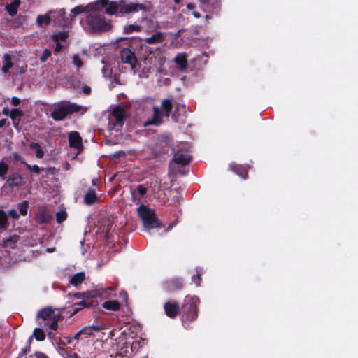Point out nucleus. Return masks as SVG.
Listing matches in <instances>:
<instances>
[{
	"mask_svg": "<svg viewBox=\"0 0 358 358\" xmlns=\"http://www.w3.org/2000/svg\"><path fill=\"white\" fill-rule=\"evenodd\" d=\"M100 7H106L105 13L109 15L129 14L146 9L143 3L127 2L125 0H96L86 6H78L71 9L70 19L73 20L78 15L83 13L97 12Z\"/></svg>",
	"mask_w": 358,
	"mask_h": 358,
	"instance_id": "obj_1",
	"label": "nucleus"
},
{
	"mask_svg": "<svg viewBox=\"0 0 358 358\" xmlns=\"http://www.w3.org/2000/svg\"><path fill=\"white\" fill-rule=\"evenodd\" d=\"M62 313L60 310L52 308H45L37 313L38 318L43 321V324L40 322L39 324L43 327H49L52 330L57 329L58 321Z\"/></svg>",
	"mask_w": 358,
	"mask_h": 358,
	"instance_id": "obj_2",
	"label": "nucleus"
},
{
	"mask_svg": "<svg viewBox=\"0 0 358 358\" xmlns=\"http://www.w3.org/2000/svg\"><path fill=\"white\" fill-rule=\"evenodd\" d=\"M102 7L97 12H90L87 16V22L92 32H103L110 29V22L106 21V19L98 15L101 12Z\"/></svg>",
	"mask_w": 358,
	"mask_h": 358,
	"instance_id": "obj_3",
	"label": "nucleus"
},
{
	"mask_svg": "<svg viewBox=\"0 0 358 358\" xmlns=\"http://www.w3.org/2000/svg\"><path fill=\"white\" fill-rule=\"evenodd\" d=\"M137 211L138 215L142 220L143 225L146 229L150 230L161 227L155 211L152 209L144 205H141L138 208Z\"/></svg>",
	"mask_w": 358,
	"mask_h": 358,
	"instance_id": "obj_4",
	"label": "nucleus"
},
{
	"mask_svg": "<svg viewBox=\"0 0 358 358\" xmlns=\"http://www.w3.org/2000/svg\"><path fill=\"white\" fill-rule=\"evenodd\" d=\"M80 106L70 103H61L56 106L52 113L51 117L56 121H59L65 118L68 115L74 112H78Z\"/></svg>",
	"mask_w": 358,
	"mask_h": 358,
	"instance_id": "obj_5",
	"label": "nucleus"
},
{
	"mask_svg": "<svg viewBox=\"0 0 358 358\" xmlns=\"http://www.w3.org/2000/svg\"><path fill=\"white\" fill-rule=\"evenodd\" d=\"M127 117L125 110L120 107H115L108 116V129L118 130L124 124Z\"/></svg>",
	"mask_w": 358,
	"mask_h": 358,
	"instance_id": "obj_6",
	"label": "nucleus"
},
{
	"mask_svg": "<svg viewBox=\"0 0 358 358\" xmlns=\"http://www.w3.org/2000/svg\"><path fill=\"white\" fill-rule=\"evenodd\" d=\"M189 145L187 143H181L177 152L174 154L171 166L174 168L175 164L185 166L188 164L192 157L189 153Z\"/></svg>",
	"mask_w": 358,
	"mask_h": 358,
	"instance_id": "obj_7",
	"label": "nucleus"
},
{
	"mask_svg": "<svg viewBox=\"0 0 358 358\" xmlns=\"http://www.w3.org/2000/svg\"><path fill=\"white\" fill-rule=\"evenodd\" d=\"M199 303V299L197 296L185 297V303L182 306L185 313V318L188 320H194L197 317L198 304Z\"/></svg>",
	"mask_w": 358,
	"mask_h": 358,
	"instance_id": "obj_8",
	"label": "nucleus"
},
{
	"mask_svg": "<svg viewBox=\"0 0 358 358\" xmlns=\"http://www.w3.org/2000/svg\"><path fill=\"white\" fill-rule=\"evenodd\" d=\"M144 63L145 65H149V69H156L161 71L162 67L165 63V57L161 54H157L146 58Z\"/></svg>",
	"mask_w": 358,
	"mask_h": 358,
	"instance_id": "obj_9",
	"label": "nucleus"
},
{
	"mask_svg": "<svg viewBox=\"0 0 358 358\" xmlns=\"http://www.w3.org/2000/svg\"><path fill=\"white\" fill-rule=\"evenodd\" d=\"M121 59L124 63L129 64L133 69L136 63V58L135 55L131 50L128 48H124L121 51Z\"/></svg>",
	"mask_w": 358,
	"mask_h": 358,
	"instance_id": "obj_10",
	"label": "nucleus"
},
{
	"mask_svg": "<svg viewBox=\"0 0 358 358\" xmlns=\"http://www.w3.org/2000/svg\"><path fill=\"white\" fill-rule=\"evenodd\" d=\"M69 141L71 147L75 148L78 150L83 149L82 138L78 132L71 131L69 135Z\"/></svg>",
	"mask_w": 358,
	"mask_h": 358,
	"instance_id": "obj_11",
	"label": "nucleus"
},
{
	"mask_svg": "<svg viewBox=\"0 0 358 358\" xmlns=\"http://www.w3.org/2000/svg\"><path fill=\"white\" fill-rule=\"evenodd\" d=\"M24 183V178L22 177V176L17 173L11 174L6 181L7 185L10 187L21 186Z\"/></svg>",
	"mask_w": 358,
	"mask_h": 358,
	"instance_id": "obj_12",
	"label": "nucleus"
},
{
	"mask_svg": "<svg viewBox=\"0 0 358 358\" xmlns=\"http://www.w3.org/2000/svg\"><path fill=\"white\" fill-rule=\"evenodd\" d=\"M186 113V108L183 104H178L176 106V110L173 114V118L176 122H183Z\"/></svg>",
	"mask_w": 358,
	"mask_h": 358,
	"instance_id": "obj_13",
	"label": "nucleus"
},
{
	"mask_svg": "<svg viewBox=\"0 0 358 358\" xmlns=\"http://www.w3.org/2000/svg\"><path fill=\"white\" fill-rule=\"evenodd\" d=\"M166 34L164 32H156L152 36L145 38V41L148 44L161 43L166 38Z\"/></svg>",
	"mask_w": 358,
	"mask_h": 358,
	"instance_id": "obj_14",
	"label": "nucleus"
},
{
	"mask_svg": "<svg viewBox=\"0 0 358 358\" xmlns=\"http://www.w3.org/2000/svg\"><path fill=\"white\" fill-rule=\"evenodd\" d=\"M164 310L169 317L173 318L178 315L179 307L176 303L168 302L164 304Z\"/></svg>",
	"mask_w": 358,
	"mask_h": 358,
	"instance_id": "obj_15",
	"label": "nucleus"
},
{
	"mask_svg": "<svg viewBox=\"0 0 358 358\" xmlns=\"http://www.w3.org/2000/svg\"><path fill=\"white\" fill-rule=\"evenodd\" d=\"M53 12H54V10H50L45 15H38L37 18H36V24L38 26H42L43 24H45V25L50 24V21H51L50 15L52 14Z\"/></svg>",
	"mask_w": 358,
	"mask_h": 358,
	"instance_id": "obj_16",
	"label": "nucleus"
},
{
	"mask_svg": "<svg viewBox=\"0 0 358 358\" xmlns=\"http://www.w3.org/2000/svg\"><path fill=\"white\" fill-rule=\"evenodd\" d=\"M175 62L179 66L181 70H185L187 68V55L185 54H178L174 58Z\"/></svg>",
	"mask_w": 358,
	"mask_h": 358,
	"instance_id": "obj_17",
	"label": "nucleus"
},
{
	"mask_svg": "<svg viewBox=\"0 0 358 358\" xmlns=\"http://www.w3.org/2000/svg\"><path fill=\"white\" fill-rule=\"evenodd\" d=\"M20 5V0H14L10 4L6 6L5 9L10 16H14L17 13V8Z\"/></svg>",
	"mask_w": 358,
	"mask_h": 358,
	"instance_id": "obj_18",
	"label": "nucleus"
},
{
	"mask_svg": "<svg viewBox=\"0 0 358 358\" xmlns=\"http://www.w3.org/2000/svg\"><path fill=\"white\" fill-rule=\"evenodd\" d=\"M2 62H3L2 71L3 73H7L13 65L12 60H11L10 55L8 54H5L3 55Z\"/></svg>",
	"mask_w": 358,
	"mask_h": 358,
	"instance_id": "obj_19",
	"label": "nucleus"
},
{
	"mask_svg": "<svg viewBox=\"0 0 358 358\" xmlns=\"http://www.w3.org/2000/svg\"><path fill=\"white\" fill-rule=\"evenodd\" d=\"M38 220L43 223L48 222L51 219V215L45 209L40 210L37 213Z\"/></svg>",
	"mask_w": 358,
	"mask_h": 358,
	"instance_id": "obj_20",
	"label": "nucleus"
},
{
	"mask_svg": "<svg viewBox=\"0 0 358 358\" xmlns=\"http://www.w3.org/2000/svg\"><path fill=\"white\" fill-rule=\"evenodd\" d=\"M85 279V275L84 273H78L75 274L70 280V284L73 286H78Z\"/></svg>",
	"mask_w": 358,
	"mask_h": 358,
	"instance_id": "obj_21",
	"label": "nucleus"
},
{
	"mask_svg": "<svg viewBox=\"0 0 358 358\" xmlns=\"http://www.w3.org/2000/svg\"><path fill=\"white\" fill-rule=\"evenodd\" d=\"M105 309L117 311L120 309V305L117 301H107L103 303Z\"/></svg>",
	"mask_w": 358,
	"mask_h": 358,
	"instance_id": "obj_22",
	"label": "nucleus"
},
{
	"mask_svg": "<svg viewBox=\"0 0 358 358\" xmlns=\"http://www.w3.org/2000/svg\"><path fill=\"white\" fill-rule=\"evenodd\" d=\"M23 113L19 109H13L10 110V117L14 122V125H17Z\"/></svg>",
	"mask_w": 358,
	"mask_h": 358,
	"instance_id": "obj_23",
	"label": "nucleus"
},
{
	"mask_svg": "<svg viewBox=\"0 0 358 358\" xmlns=\"http://www.w3.org/2000/svg\"><path fill=\"white\" fill-rule=\"evenodd\" d=\"M97 196L94 190L90 189L85 194L84 200L87 204H92L96 201Z\"/></svg>",
	"mask_w": 358,
	"mask_h": 358,
	"instance_id": "obj_24",
	"label": "nucleus"
},
{
	"mask_svg": "<svg viewBox=\"0 0 358 358\" xmlns=\"http://www.w3.org/2000/svg\"><path fill=\"white\" fill-rule=\"evenodd\" d=\"M147 192V189L143 185H138L135 190H134L132 195L134 199L140 200Z\"/></svg>",
	"mask_w": 358,
	"mask_h": 358,
	"instance_id": "obj_25",
	"label": "nucleus"
},
{
	"mask_svg": "<svg viewBox=\"0 0 358 358\" xmlns=\"http://www.w3.org/2000/svg\"><path fill=\"white\" fill-rule=\"evenodd\" d=\"M162 109L164 112L165 115L169 117L172 110L171 101L169 99H164L162 102Z\"/></svg>",
	"mask_w": 358,
	"mask_h": 358,
	"instance_id": "obj_26",
	"label": "nucleus"
},
{
	"mask_svg": "<svg viewBox=\"0 0 358 358\" xmlns=\"http://www.w3.org/2000/svg\"><path fill=\"white\" fill-rule=\"evenodd\" d=\"M141 31V27L136 24H127L124 27V33L127 34H131L133 32H139Z\"/></svg>",
	"mask_w": 358,
	"mask_h": 358,
	"instance_id": "obj_27",
	"label": "nucleus"
},
{
	"mask_svg": "<svg viewBox=\"0 0 358 358\" xmlns=\"http://www.w3.org/2000/svg\"><path fill=\"white\" fill-rule=\"evenodd\" d=\"M154 110V117L153 120L150 122L152 124H158L161 122V112L157 107H155L153 108Z\"/></svg>",
	"mask_w": 358,
	"mask_h": 358,
	"instance_id": "obj_28",
	"label": "nucleus"
},
{
	"mask_svg": "<svg viewBox=\"0 0 358 358\" xmlns=\"http://www.w3.org/2000/svg\"><path fill=\"white\" fill-rule=\"evenodd\" d=\"M7 226V215L5 211L0 210V229H6Z\"/></svg>",
	"mask_w": 358,
	"mask_h": 358,
	"instance_id": "obj_29",
	"label": "nucleus"
},
{
	"mask_svg": "<svg viewBox=\"0 0 358 358\" xmlns=\"http://www.w3.org/2000/svg\"><path fill=\"white\" fill-rule=\"evenodd\" d=\"M68 34L67 32H58L57 34H55L52 36V39L55 41V42H59V41H64L68 37Z\"/></svg>",
	"mask_w": 358,
	"mask_h": 358,
	"instance_id": "obj_30",
	"label": "nucleus"
},
{
	"mask_svg": "<svg viewBox=\"0 0 358 358\" xmlns=\"http://www.w3.org/2000/svg\"><path fill=\"white\" fill-rule=\"evenodd\" d=\"M34 336L37 341H42L45 339V336L42 329L36 328L34 331Z\"/></svg>",
	"mask_w": 358,
	"mask_h": 358,
	"instance_id": "obj_31",
	"label": "nucleus"
},
{
	"mask_svg": "<svg viewBox=\"0 0 358 358\" xmlns=\"http://www.w3.org/2000/svg\"><path fill=\"white\" fill-rule=\"evenodd\" d=\"M28 202L24 201L19 204V210L22 215H26L27 213Z\"/></svg>",
	"mask_w": 358,
	"mask_h": 358,
	"instance_id": "obj_32",
	"label": "nucleus"
},
{
	"mask_svg": "<svg viewBox=\"0 0 358 358\" xmlns=\"http://www.w3.org/2000/svg\"><path fill=\"white\" fill-rule=\"evenodd\" d=\"M8 169V166L3 162H0V176L2 178L5 177Z\"/></svg>",
	"mask_w": 358,
	"mask_h": 358,
	"instance_id": "obj_33",
	"label": "nucleus"
},
{
	"mask_svg": "<svg viewBox=\"0 0 358 358\" xmlns=\"http://www.w3.org/2000/svg\"><path fill=\"white\" fill-rule=\"evenodd\" d=\"M67 216L66 212L64 210H60L57 213V221L59 223L62 222L64 220H66Z\"/></svg>",
	"mask_w": 358,
	"mask_h": 358,
	"instance_id": "obj_34",
	"label": "nucleus"
},
{
	"mask_svg": "<svg viewBox=\"0 0 358 358\" xmlns=\"http://www.w3.org/2000/svg\"><path fill=\"white\" fill-rule=\"evenodd\" d=\"M73 63L78 68H80L83 66V62L81 61L80 57L77 55H73Z\"/></svg>",
	"mask_w": 358,
	"mask_h": 358,
	"instance_id": "obj_35",
	"label": "nucleus"
},
{
	"mask_svg": "<svg viewBox=\"0 0 358 358\" xmlns=\"http://www.w3.org/2000/svg\"><path fill=\"white\" fill-rule=\"evenodd\" d=\"M50 55H51V52H50V50H48V49H45V50L43 51V54H42V55H41V57L40 59H41V61L42 62H45V61L48 59V58Z\"/></svg>",
	"mask_w": 358,
	"mask_h": 358,
	"instance_id": "obj_36",
	"label": "nucleus"
},
{
	"mask_svg": "<svg viewBox=\"0 0 358 358\" xmlns=\"http://www.w3.org/2000/svg\"><path fill=\"white\" fill-rule=\"evenodd\" d=\"M29 170L38 174L41 171V169L37 165L31 166L29 164H25Z\"/></svg>",
	"mask_w": 358,
	"mask_h": 358,
	"instance_id": "obj_37",
	"label": "nucleus"
},
{
	"mask_svg": "<svg viewBox=\"0 0 358 358\" xmlns=\"http://www.w3.org/2000/svg\"><path fill=\"white\" fill-rule=\"evenodd\" d=\"M81 297V295L79 293H75L73 294H69L67 296V298H68V301L69 303H72L74 300V299H80Z\"/></svg>",
	"mask_w": 358,
	"mask_h": 358,
	"instance_id": "obj_38",
	"label": "nucleus"
},
{
	"mask_svg": "<svg viewBox=\"0 0 358 358\" xmlns=\"http://www.w3.org/2000/svg\"><path fill=\"white\" fill-rule=\"evenodd\" d=\"M76 305H78L79 307L76 308L73 310V312L71 314V316L76 314L80 310H81L83 307H85L86 306V303L84 301H80V302L76 303Z\"/></svg>",
	"mask_w": 358,
	"mask_h": 358,
	"instance_id": "obj_39",
	"label": "nucleus"
},
{
	"mask_svg": "<svg viewBox=\"0 0 358 358\" xmlns=\"http://www.w3.org/2000/svg\"><path fill=\"white\" fill-rule=\"evenodd\" d=\"M8 215L15 218V219H17L19 217V215L18 213H17V211L15 210H10L8 211Z\"/></svg>",
	"mask_w": 358,
	"mask_h": 358,
	"instance_id": "obj_40",
	"label": "nucleus"
},
{
	"mask_svg": "<svg viewBox=\"0 0 358 358\" xmlns=\"http://www.w3.org/2000/svg\"><path fill=\"white\" fill-rule=\"evenodd\" d=\"M43 155H44L43 151L41 150V148H39L38 149L36 150V156L38 158H39V159L42 158L43 157Z\"/></svg>",
	"mask_w": 358,
	"mask_h": 358,
	"instance_id": "obj_41",
	"label": "nucleus"
},
{
	"mask_svg": "<svg viewBox=\"0 0 358 358\" xmlns=\"http://www.w3.org/2000/svg\"><path fill=\"white\" fill-rule=\"evenodd\" d=\"M53 13H57L58 17H64L65 15V10L63 8L59 9L58 10H54Z\"/></svg>",
	"mask_w": 358,
	"mask_h": 358,
	"instance_id": "obj_42",
	"label": "nucleus"
},
{
	"mask_svg": "<svg viewBox=\"0 0 358 358\" xmlns=\"http://www.w3.org/2000/svg\"><path fill=\"white\" fill-rule=\"evenodd\" d=\"M13 157H14V159H15V160H17V161H20V162H21V163H22V164H26L24 161L22 160V157H20V155H18L17 153H14V154H13Z\"/></svg>",
	"mask_w": 358,
	"mask_h": 358,
	"instance_id": "obj_43",
	"label": "nucleus"
},
{
	"mask_svg": "<svg viewBox=\"0 0 358 358\" xmlns=\"http://www.w3.org/2000/svg\"><path fill=\"white\" fill-rule=\"evenodd\" d=\"M11 103L14 106H18L20 104V100L18 98H17V97H13L12 100H11Z\"/></svg>",
	"mask_w": 358,
	"mask_h": 358,
	"instance_id": "obj_44",
	"label": "nucleus"
},
{
	"mask_svg": "<svg viewBox=\"0 0 358 358\" xmlns=\"http://www.w3.org/2000/svg\"><path fill=\"white\" fill-rule=\"evenodd\" d=\"M85 331H86V330H85V329H82V330H80V331L77 332V333L74 335V336H73V339H76V340L78 339V338H79V337H80V336L81 334H84Z\"/></svg>",
	"mask_w": 358,
	"mask_h": 358,
	"instance_id": "obj_45",
	"label": "nucleus"
},
{
	"mask_svg": "<svg viewBox=\"0 0 358 358\" xmlns=\"http://www.w3.org/2000/svg\"><path fill=\"white\" fill-rule=\"evenodd\" d=\"M63 46L62 45H61V43H59V42H57V45L55 47V52H59L61 51V50L62 49Z\"/></svg>",
	"mask_w": 358,
	"mask_h": 358,
	"instance_id": "obj_46",
	"label": "nucleus"
},
{
	"mask_svg": "<svg viewBox=\"0 0 358 358\" xmlns=\"http://www.w3.org/2000/svg\"><path fill=\"white\" fill-rule=\"evenodd\" d=\"M30 147H31V148L35 149L36 150L37 149H38L39 148H41L39 144L37 143H31Z\"/></svg>",
	"mask_w": 358,
	"mask_h": 358,
	"instance_id": "obj_47",
	"label": "nucleus"
},
{
	"mask_svg": "<svg viewBox=\"0 0 358 358\" xmlns=\"http://www.w3.org/2000/svg\"><path fill=\"white\" fill-rule=\"evenodd\" d=\"M192 279L195 282L196 285L199 286L200 284L199 283V275H198L196 277L194 276Z\"/></svg>",
	"mask_w": 358,
	"mask_h": 358,
	"instance_id": "obj_48",
	"label": "nucleus"
},
{
	"mask_svg": "<svg viewBox=\"0 0 358 358\" xmlns=\"http://www.w3.org/2000/svg\"><path fill=\"white\" fill-rule=\"evenodd\" d=\"M90 88L89 87L86 86L83 88L84 93L88 94V93H90Z\"/></svg>",
	"mask_w": 358,
	"mask_h": 358,
	"instance_id": "obj_49",
	"label": "nucleus"
},
{
	"mask_svg": "<svg viewBox=\"0 0 358 358\" xmlns=\"http://www.w3.org/2000/svg\"><path fill=\"white\" fill-rule=\"evenodd\" d=\"M192 14L196 18H199L201 17V15L199 12L194 11Z\"/></svg>",
	"mask_w": 358,
	"mask_h": 358,
	"instance_id": "obj_50",
	"label": "nucleus"
},
{
	"mask_svg": "<svg viewBox=\"0 0 358 358\" xmlns=\"http://www.w3.org/2000/svg\"><path fill=\"white\" fill-rule=\"evenodd\" d=\"M6 124V120L3 119L0 120V128L3 127Z\"/></svg>",
	"mask_w": 358,
	"mask_h": 358,
	"instance_id": "obj_51",
	"label": "nucleus"
},
{
	"mask_svg": "<svg viewBox=\"0 0 358 358\" xmlns=\"http://www.w3.org/2000/svg\"><path fill=\"white\" fill-rule=\"evenodd\" d=\"M187 7L189 10H193L194 8V6L192 3H189Z\"/></svg>",
	"mask_w": 358,
	"mask_h": 358,
	"instance_id": "obj_52",
	"label": "nucleus"
},
{
	"mask_svg": "<svg viewBox=\"0 0 358 358\" xmlns=\"http://www.w3.org/2000/svg\"><path fill=\"white\" fill-rule=\"evenodd\" d=\"M204 3H210L211 0H201Z\"/></svg>",
	"mask_w": 358,
	"mask_h": 358,
	"instance_id": "obj_53",
	"label": "nucleus"
},
{
	"mask_svg": "<svg viewBox=\"0 0 358 358\" xmlns=\"http://www.w3.org/2000/svg\"><path fill=\"white\" fill-rule=\"evenodd\" d=\"M54 250H55V249H54V248H48V249H47V251H48V252H53Z\"/></svg>",
	"mask_w": 358,
	"mask_h": 358,
	"instance_id": "obj_54",
	"label": "nucleus"
},
{
	"mask_svg": "<svg viewBox=\"0 0 358 358\" xmlns=\"http://www.w3.org/2000/svg\"><path fill=\"white\" fill-rule=\"evenodd\" d=\"M180 0H174L176 3H179Z\"/></svg>",
	"mask_w": 358,
	"mask_h": 358,
	"instance_id": "obj_55",
	"label": "nucleus"
},
{
	"mask_svg": "<svg viewBox=\"0 0 358 358\" xmlns=\"http://www.w3.org/2000/svg\"><path fill=\"white\" fill-rule=\"evenodd\" d=\"M147 22L148 23H150V24H153V22L150 21V20H147Z\"/></svg>",
	"mask_w": 358,
	"mask_h": 358,
	"instance_id": "obj_56",
	"label": "nucleus"
},
{
	"mask_svg": "<svg viewBox=\"0 0 358 358\" xmlns=\"http://www.w3.org/2000/svg\"><path fill=\"white\" fill-rule=\"evenodd\" d=\"M121 294H122L124 296H127V294L125 292H122Z\"/></svg>",
	"mask_w": 358,
	"mask_h": 358,
	"instance_id": "obj_57",
	"label": "nucleus"
},
{
	"mask_svg": "<svg viewBox=\"0 0 358 358\" xmlns=\"http://www.w3.org/2000/svg\"><path fill=\"white\" fill-rule=\"evenodd\" d=\"M108 289H113V288H112V287H108Z\"/></svg>",
	"mask_w": 358,
	"mask_h": 358,
	"instance_id": "obj_58",
	"label": "nucleus"
},
{
	"mask_svg": "<svg viewBox=\"0 0 358 358\" xmlns=\"http://www.w3.org/2000/svg\"><path fill=\"white\" fill-rule=\"evenodd\" d=\"M43 358H48V357H43Z\"/></svg>",
	"mask_w": 358,
	"mask_h": 358,
	"instance_id": "obj_59",
	"label": "nucleus"
}]
</instances>
